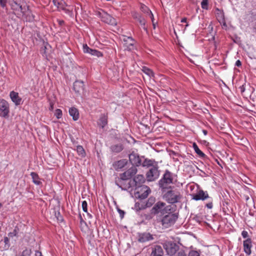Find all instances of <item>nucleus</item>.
Wrapping results in <instances>:
<instances>
[{
	"mask_svg": "<svg viewBox=\"0 0 256 256\" xmlns=\"http://www.w3.org/2000/svg\"><path fill=\"white\" fill-rule=\"evenodd\" d=\"M182 198L180 192L177 189H170L164 195V198L168 203L174 204L180 202Z\"/></svg>",
	"mask_w": 256,
	"mask_h": 256,
	"instance_id": "nucleus-1",
	"label": "nucleus"
},
{
	"mask_svg": "<svg viewBox=\"0 0 256 256\" xmlns=\"http://www.w3.org/2000/svg\"><path fill=\"white\" fill-rule=\"evenodd\" d=\"M176 176L168 170H166L162 178L158 182V184L162 190L168 188L169 184L174 183Z\"/></svg>",
	"mask_w": 256,
	"mask_h": 256,
	"instance_id": "nucleus-2",
	"label": "nucleus"
},
{
	"mask_svg": "<svg viewBox=\"0 0 256 256\" xmlns=\"http://www.w3.org/2000/svg\"><path fill=\"white\" fill-rule=\"evenodd\" d=\"M115 183L122 190H126L134 186V182L132 180L123 178L121 175L116 178Z\"/></svg>",
	"mask_w": 256,
	"mask_h": 256,
	"instance_id": "nucleus-3",
	"label": "nucleus"
},
{
	"mask_svg": "<svg viewBox=\"0 0 256 256\" xmlns=\"http://www.w3.org/2000/svg\"><path fill=\"white\" fill-rule=\"evenodd\" d=\"M178 213L168 212V214L164 216L162 220V225L165 228H168L173 225L178 218Z\"/></svg>",
	"mask_w": 256,
	"mask_h": 256,
	"instance_id": "nucleus-4",
	"label": "nucleus"
},
{
	"mask_svg": "<svg viewBox=\"0 0 256 256\" xmlns=\"http://www.w3.org/2000/svg\"><path fill=\"white\" fill-rule=\"evenodd\" d=\"M170 206H166V204L164 202H156L150 210L152 214L156 215L159 213L164 214V212L170 210Z\"/></svg>",
	"mask_w": 256,
	"mask_h": 256,
	"instance_id": "nucleus-5",
	"label": "nucleus"
},
{
	"mask_svg": "<svg viewBox=\"0 0 256 256\" xmlns=\"http://www.w3.org/2000/svg\"><path fill=\"white\" fill-rule=\"evenodd\" d=\"M163 246L167 254L170 256H174L179 250V246L176 243L172 242H165Z\"/></svg>",
	"mask_w": 256,
	"mask_h": 256,
	"instance_id": "nucleus-6",
	"label": "nucleus"
},
{
	"mask_svg": "<svg viewBox=\"0 0 256 256\" xmlns=\"http://www.w3.org/2000/svg\"><path fill=\"white\" fill-rule=\"evenodd\" d=\"M98 15L101 18L102 22L112 26H116L117 22L116 19L112 18L110 14L104 12H98Z\"/></svg>",
	"mask_w": 256,
	"mask_h": 256,
	"instance_id": "nucleus-7",
	"label": "nucleus"
},
{
	"mask_svg": "<svg viewBox=\"0 0 256 256\" xmlns=\"http://www.w3.org/2000/svg\"><path fill=\"white\" fill-rule=\"evenodd\" d=\"M0 116L6 118L10 112L9 104L8 102L4 99L0 98Z\"/></svg>",
	"mask_w": 256,
	"mask_h": 256,
	"instance_id": "nucleus-8",
	"label": "nucleus"
},
{
	"mask_svg": "<svg viewBox=\"0 0 256 256\" xmlns=\"http://www.w3.org/2000/svg\"><path fill=\"white\" fill-rule=\"evenodd\" d=\"M158 164L156 166L150 168L146 173V178L149 181H153L158 178L159 176Z\"/></svg>",
	"mask_w": 256,
	"mask_h": 256,
	"instance_id": "nucleus-9",
	"label": "nucleus"
},
{
	"mask_svg": "<svg viewBox=\"0 0 256 256\" xmlns=\"http://www.w3.org/2000/svg\"><path fill=\"white\" fill-rule=\"evenodd\" d=\"M122 40L124 46L128 50H132L134 49L135 40L130 36H122Z\"/></svg>",
	"mask_w": 256,
	"mask_h": 256,
	"instance_id": "nucleus-10",
	"label": "nucleus"
},
{
	"mask_svg": "<svg viewBox=\"0 0 256 256\" xmlns=\"http://www.w3.org/2000/svg\"><path fill=\"white\" fill-rule=\"evenodd\" d=\"M129 160L133 166H138L141 165L142 160L138 154L134 152L129 154Z\"/></svg>",
	"mask_w": 256,
	"mask_h": 256,
	"instance_id": "nucleus-11",
	"label": "nucleus"
},
{
	"mask_svg": "<svg viewBox=\"0 0 256 256\" xmlns=\"http://www.w3.org/2000/svg\"><path fill=\"white\" fill-rule=\"evenodd\" d=\"M73 89L78 94H84V82L82 80H76L74 83Z\"/></svg>",
	"mask_w": 256,
	"mask_h": 256,
	"instance_id": "nucleus-12",
	"label": "nucleus"
},
{
	"mask_svg": "<svg viewBox=\"0 0 256 256\" xmlns=\"http://www.w3.org/2000/svg\"><path fill=\"white\" fill-rule=\"evenodd\" d=\"M150 192V190L148 186H142L140 191L136 192L137 196L141 200L144 199L148 197Z\"/></svg>",
	"mask_w": 256,
	"mask_h": 256,
	"instance_id": "nucleus-13",
	"label": "nucleus"
},
{
	"mask_svg": "<svg viewBox=\"0 0 256 256\" xmlns=\"http://www.w3.org/2000/svg\"><path fill=\"white\" fill-rule=\"evenodd\" d=\"M137 172L138 169L136 166H132L127 170L120 174L123 178H127L131 180L130 178L136 174Z\"/></svg>",
	"mask_w": 256,
	"mask_h": 256,
	"instance_id": "nucleus-14",
	"label": "nucleus"
},
{
	"mask_svg": "<svg viewBox=\"0 0 256 256\" xmlns=\"http://www.w3.org/2000/svg\"><path fill=\"white\" fill-rule=\"evenodd\" d=\"M152 240H154L153 236L150 232L138 234V240L140 242H145Z\"/></svg>",
	"mask_w": 256,
	"mask_h": 256,
	"instance_id": "nucleus-15",
	"label": "nucleus"
},
{
	"mask_svg": "<svg viewBox=\"0 0 256 256\" xmlns=\"http://www.w3.org/2000/svg\"><path fill=\"white\" fill-rule=\"evenodd\" d=\"M83 51L84 53L90 54L98 58L102 56V54L100 52L90 48L86 44L83 46Z\"/></svg>",
	"mask_w": 256,
	"mask_h": 256,
	"instance_id": "nucleus-16",
	"label": "nucleus"
},
{
	"mask_svg": "<svg viewBox=\"0 0 256 256\" xmlns=\"http://www.w3.org/2000/svg\"><path fill=\"white\" fill-rule=\"evenodd\" d=\"M132 16L134 20L139 22L144 30H147V28L146 26V20L142 16L141 14L136 12H133L132 13Z\"/></svg>",
	"mask_w": 256,
	"mask_h": 256,
	"instance_id": "nucleus-17",
	"label": "nucleus"
},
{
	"mask_svg": "<svg viewBox=\"0 0 256 256\" xmlns=\"http://www.w3.org/2000/svg\"><path fill=\"white\" fill-rule=\"evenodd\" d=\"M150 256H163L164 250L161 246L158 245L154 246L151 248Z\"/></svg>",
	"mask_w": 256,
	"mask_h": 256,
	"instance_id": "nucleus-18",
	"label": "nucleus"
},
{
	"mask_svg": "<svg viewBox=\"0 0 256 256\" xmlns=\"http://www.w3.org/2000/svg\"><path fill=\"white\" fill-rule=\"evenodd\" d=\"M132 180L134 182V186H135L136 188H141L142 186V184L145 182V178L143 175L138 174Z\"/></svg>",
	"mask_w": 256,
	"mask_h": 256,
	"instance_id": "nucleus-19",
	"label": "nucleus"
},
{
	"mask_svg": "<svg viewBox=\"0 0 256 256\" xmlns=\"http://www.w3.org/2000/svg\"><path fill=\"white\" fill-rule=\"evenodd\" d=\"M208 198V194L206 192L200 190L196 194L192 195V199L196 200H205Z\"/></svg>",
	"mask_w": 256,
	"mask_h": 256,
	"instance_id": "nucleus-20",
	"label": "nucleus"
},
{
	"mask_svg": "<svg viewBox=\"0 0 256 256\" xmlns=\"http://www.w3.org/2000/svg\"><path fill=\"white\" fill-rule=\"evenodd\" d=\"M10 96L13 102L16 106H19L22 104V99L19 96L18 93L12 91L10 94Z\"/></svg>",
	"mask_w": 256,
	"mask_h": 256,
	"instance_id": "nucleus-21",
	"label": "nucleus"
},
{
	"mask_svg": "<svg viewBox=\"0 0 256 256\" xmlns=\"http://www.w3.org/2000/svg\"><path fill=\"white\" fill-rule=\"evenodd\" d=\"M215 16L220 22V24L222 26H224V12L222 9L216 8L215 10Z\"/></svg>",
	"mask_w": 256,
	"mask_h": 256,
	"instance_id": "nucleus-22",
	"label": "nucleus"
},
{
	"mask_svg": "<svg viewBox=\"0 0 256 256\" xmlns=\"http://www.w3.org/2000/svg\"><path fill=\"white\" fill-rule=\"evenodd\" d=\"M52 2L54 5L60 10H63L66 12H68V10L66 9V4L63 0H53Z\"/></svg>",
	"mask_w": 256,
	"mask_h": 256,
	"instance_id": "nucleus-23",
	"label": "nucleus"
},
{
	"mask_svg": "<svg viewBox=\"0 0 256 256\" xmlns=\"http://www.w3.org/2000/svg\"><path fill=\"white\" fill-rule=\"evenodd\" d=\"M243 245L244 252L247 254L250 255L251 254V248L252 246L251 239L248 238L244 240Z\"/></svg>",
	"mask_w": 256,
	"mask_h": 256,
	"instance_id": "nucleus-24",
	"label": "nucleus"
},
{
	"mask_svg": "<svg viewBox=\"0 0 256 256\" xmlns=\"http://www.w3.org/2000/svg\"><path fill=\"white\" fill-rule=\"evenodd\" d=\"M128 164V160L126 159H122L115 162L113 166L114 168L116 170L122 169L126 166Z\"/></svg>",
	"mask_w": 256,
	"mask_h": 256,
	"instance_id": "nucleus-25",
	"label": "nucleus"
},
{
	"mask_svg": "<svg viewBox=\"0 0 256 256\" xmlns=\"http://www.w3.org/2000/svg\"><path fill=\"white\" fill-rule=\"evenodd\" d=\"M141 164L144 167L152 168L158 164L157 162L154 160L145 158L144 161L142 162Z\"/></svg>",
	"mask_w": 256,
	"mask_h": 256,
	"instance_id": "nucleus-26",
	"label": "nucleus"
},
{
	"mask_svg": "<svg viewBox=\"0 0 256 256\" xmlns=\"http://www.w3.org/2000/svg\"><path fill=\"white\" fill-rule=\"evenodd\" d=\"M110 150L112 152L118 153L122 152L124 149L123 145L121 144H118L112 145L110 148Z\"/></svg>",
	"mask_w": 256,
	"mask_h": 256,
	"instance_id": "nucleus-27",
	"label": "nucleus"
},
{
	"mask_svg": "<svg viewBox=\"0 0 256 256\" xmlns=\"http://www.w3.org/2000/svg\"><path fill=\"white\" fill-rule=\"evenodd\" d=\"M69 114L72 117L74 120H76L79 118V113L78 110L75 108H71L69 110Z\"/></svg>",
	"mask_w": 256,
	"mask_h": 256,
	"instance_id": "nucleus-28",
	"label": "nucleus"
},
{
	"mask_svg": "<svg viewBox=\"0 0 256 256\" xmlns=\"http://www.w3.org/2000/svg\"><path fill=\"white\" fill-rule=\"evenodd\" d=\"M30 176L32 179V182L36 185L39 186L42 184V182L40 180V178L38 174L34 172H32Z\"/></svg>",
	"mask_w": 256,
	"mask_h": 256,
	"instance_id": "nucleus-29",
	"label": "nucleus"
},
{
	"mask_svg": "<svg viewBox=\"0 0 256 256\" xmlns=\"http://www.w3.org/2000/svg\"><path fill=\"white\" fill-rule=\"evenodd\" d=\"M13 4H12V8L14 10H18L20 9L22 10V0H12Z\"/></svg>",
	"mask_w": 256,
	"mask_h": 256,
	"instance_id": "nucleus-30",
	"label": "nucleus"
},
{
	"mask_svg": "<svg viewBox=\"0 0 256 256\" xmlns=\"http://www.w3.org/2000/svg\"><path fill=\"white\" fill-rule=\"evenodd\" d=\"M76 150L78 152V154L82 158H84L86 156V152L82 146H76Z\"/></svg>",
	"mask_w": 256,
	"mask_h": 256,
	"instance_id": "nucleus-31",
	"label": "nucleus"
},
{
	"mask_svg": "<svg viewBox=\"0 0 256 256\" xmlns=\"http://www.w3.org/2000/svg\"><path fill=\"white\" fill-rule=\"evenodd\" d=\"M107 123L108 120L106 118L103 116L100 118L98 124L100 126L103 128L107 124Z\"/></svg>",
	"mask_w": 256,
	"mask_h": 256,
	"instance_id": "nucleus-32",
	"label": "nucleus"
},
{
	"mask_svg": "<svg viewBox=\"0 0 256 256\" xmlns=\"http://www.w3.org/2000/svg\"><path fill=\"white\" fill-rule=\"evenodd\" d=\"M142 71L147 74L148 76L152 77L154 76V72L152 71L146 66H143L142 69Z\"/></svg>",
	"mask_w": 256,
	"mask_h": 256,
	"instance_id": "nucleus-33",
	"label": "nucleus"
},
{
	"mask_svg": "<svg viewBox=\"0 0 256 256\" xmlns=\"http://www.w3.org/2000/svg\"><path fill=\"white\" fill-rule=\"evenodd\" d=\"M193 148L196 152L200 156L204 157L205 154L199 149L198 146L196 143L193 144Z\"/></svg>",
	"mask_w": 256,
	"mask_h": 256,
	"instance_id": "nucleus-34",
	"label": "nucleus"
},
{
	"mask_svg": "<svg viewBox=\"0 0 256 256\" xmlns=\"http://www.w3.org/2000/svg\"><path fill=\"white\" fill-rule=\"evenodd\" d=\"M201 6L202 8L204 10L208 9V0H202L201 2Z\"/></svg>",
	"mask_w": 256,
	"mask_h": 256,
	"instance_id": "nucleus-35",
	"label": "nucleus"
},
{
	"mask_svg": "<svg viewBox=\"0 0 256 256\" xmlns=\"http://www.w3.org/2000/svg\"><path fill=\"white\" fill-rule=\"evenodd\" d=\"M34 20V16L31 12H29L26 15V20L32 22Z\"/></svg>",
	"mask_w": 256,
	"mask_h": 256,
	"instance_id": "nucleus-36",
	"label": "nucleus"
},
{
	"mask_svg": "<svg viewBox=\"0 0 256 256\" xmlns=\"http://www.w3.org/2000/svg\"><path fill=\"white\" fill-rule=\"evenodd\" d=\"M154 201H155V199L154 198L150 197L146 203V206L147 207H150V206H152V204L154 203Z\"/></svg>",
	"mask_w": 256,
	"mask_h": 256,
	"instance_id": "nucleus-37",
	"label": "nucleus"
},
{
	"mask_svg": "<svg viewBox=\"0 0 256 256\" xmlns=\"http://www.w3.org/2000/svg\"><path fill=\"white\" fill-rule=\"evenodd\" d=\"M140 10L142 11L144 13H148L149 14L150 12H151L150 10L145 5L142 4L140 6Z\"/></svg>",
	"mask_w": 256,
	"mask_h": 256,
	"instance_id": "nucleus-38",
	"label": "nucleus"
},
{
	"mask_svg": "<svg viewBox=\"0 0 256 256\" xmlns=\"http://www.w3.org/2000/svg\"><path fill=\"white\" fill-rule=\"evenodd\" d=\"M54 116L59 119L62 116V111L60 109H56L54 112Z\"/></svg>",
	"mask_w": 256,
	"mask_h": 256,
	"instance_id": "nucleus-39",
	"label": "nucleus"
},
{
	"mask_svg": "<svg viewBox=\"0 0 256 256\" xmlns=\"http://www.w3.org/2000/svg\"><path fill=\"white\" fill-rule=\"evenodd\" d=\"M18 233V228H15L14 230L12 232H10L8 233V236L12 238L14 236H16Z\"/></svg>",
	"mask_w": 256,
	"mask_h": 256,
	"instance_id": "nucleus-40",
	"label": "nucleus"
},
{
	"mask_svg": "<svg viewBox=\"0 0 256 256\" xmlns=\"http://www.w3.org/2000/svg\"><path fill=\"white\" fill-rule=\"evenodd\" d=\"M31 250L30 249H26L23 250L20 256H30L31 254Z\"/></svg>",
	"mask_w": 256,
	"mask_h": 256,
	"instance_id": "nucleus-41",
	"label": "nucleus"
},
{
	"mask_svg": "<svg viewBox=\"0 0 256 256\" xmlns=\"http://www.w3.org/2000/svg\"><path fill=\"white\" fill-rule=\"evenodd\" d=\"M87 206H88V204H87L86 202V200L83 201L82 202V210L84 212H88Z\"/></svg>",
	"mask_w": 256,
	"mask_h": 256,
	"instance_id": "nucleus-42",
	"label": "nucleus"
},
{
	"mask_svg": "<svg viewBox=\"0 0 256 256\" xmlns=\"http://www.w3.org/2000/svg\"><path fill=\"white\" fill-rule=\"evenodd\" d=\"M174 256H186V255L184 250H180Z\"/></svg>",
	"mask_w": 256,
	"mask_h": 256,
	"instance_id": "nucleus-43",
	"label": "nucleus"
},
{
	"mask_svg": "<svg viewBox=\"0 0 256 256\" xmlns=\"http://www.w3.org/2000/svg\"><path fill=\"white\" fill-rule=\"evenodd\" d=\"M7 0H0V6L4 8L6 6Z\"/></svg>",
	"mask_w": 256,
	"mask_h": 256,
	"instance_id": "nucleus-44",
	"label": "nucleus"
},
{
	"mask_svg": "<svg viewBox=\"0 0 256 256\" xmlns=\"http://www.w3.org/2000/svg\"><path fill=\"white\" fill-rule=\"evenodd\" d=\"M188 256H200V254L196 251H191L189 252Z\"/></svg>",
	"mask_w": 256,
	"mask_h": 256,
	"instance_id": "nucleus-45",
	"label": "nucleus"
},
{
	"mask_svg": "<svg viewBox=\"0 0 256 256\" xmlns=\"http://www.w3.org/2000/svg\"><path fill=\"white\" fill-rule=\"evenodd\" d=\"M118 211L120 214V218H123L125 214L124 212L119 208H118Z\"/></svg>",
	"mask_w": 256,
	"mask_h": 256,
	"instance_id": "nucleus-46",
	"label": "nucleus"
},
{
	"mask_svg": "<svg viewBox=\"0 0 256 256\" xmlns=\"http://www.w3.org/2000/svg\"><path fill=\"white\" fill-rule=\"evenodd\" d=\"M242 236L244 238H247L248 236V232L246 230H243L242 232Z\"/></svg>",
	"mask_w": 256,
	"mask_h": 256,
	"instance_id": "nucleus-47",
	"label": "nucleus"
},
{
	"mask_svg": "<svg viewBox=\"0 0 256 256\" xmlns=\"http://www.w3.org/2000/svg\"><path fill=\"white\" fill-rule=\"evenodd\" d=\"M148 14H149V15L150 16V18L152 20V22H154V15H153L152 12H150Z\"/></svg>",
	"mask_w": 256,
	"mask_h": 256,
	"instance_id": "nucleus-48",
	"label": "nucleus"
},
{
	"mask_svg": "<svg viewBox=\"0 0 256 256\" xmlns=\"http://www.w3.org/2000/svg\"><path fill=\"white\" fill-rule=\"evenodd\" d=\"M241 64H242V63L240 60H236V66H241Z\"/></svg>",
	"mask_w": 256,
	"mask_h": 256,
	"instance_id": "nucleus-49",
	"label": "nucleus"
},
{
	"mask_svg": "<svg viewBox=\"0 0 256 256\" xmlns=\"http://www.w3.org/2000/svg\"><path fill=\"white\" fill-rule=\"evenodd\" d=\"M206 206L208 208H212V202H210L207 204Z\"/></svg>",
	"mask_w": 256,
	"mask_h": 256,
	"instance_id": "nucleus-50",
	"label": "nucleus"
},
{
	"mask_svg": "<svg viewBox=\"0 0 256 256\" xmlns=\"http://www.w3.org/2000/svg\"><path fill=\"white\" fill-rule=\"evenodd\" d=\"M58 22L60 26H62L64 24V21L63 20H58Z\"/></svg>",
	"mask_w": 256,
	"mask_h": 256,
	"instance_id": "nucleus-51",
	"label": "nucleus"
},
{
	"mask_svg": "<svg viewBox=\"0 0 256 256\" xmlns=\"http://www.w3.org/2000/svg\"><path fill=\"white\" fill-rule=\"evenodd\" d=\"M79 218H80V222L81 224H82V222H84V220H83L82 218V216H81L80 214H79Z\"/></svg>",
	"mask_w": 256,
	"mask_h": 256,
	"instance_id": "nucleus-52",
	"label": "nucleus"
},
{
	"mask_svg": "<svg viewBox=\"0 0 256 256\" xmlns=\"http://www.w3.org/2000/svg\"><path fill=\"white\" fill-rule=\"evenodd\" d=\"M186 21H187V19L186 18H184L181 20V22L182 23L186 22Z\"/></svg>",
	"mask_w": 256,
	"mask_h": 256,
	"instance_id": "nucleus-53",
	"label": "nucleus"
},
{
	"mask_svg": "<svg viewBox=\"0 0 256 256\" xmlns=\"http://www.w3.org/2000/svg\"><path fill=\"white\" fill-rule=\"evenodd\" d=\"M54 109V104L52 102L50 103V110H52Z\"/></svg>",
	"mask_w": 256,
	"mask_h": 256,
	"instance_id": "nucleus-54",
	"label": "nucleus"
},
{
	"mask_svg": "<svg viewBox=\"0 0 256 256\" xmlns=\"http://www.w3.org/2000/svg\"><path fill=\"white\" fill-rule=\"evenodd\" d=\"M8 241H9V240H8V238L5 237L4 238V242L6 244H7L8 242Z\"/></svg>",
	"mask_w": 256,
	"mask_h": 256,
	"instance_id": "nucleus-55",
	"label": "nucleus"
},
{
	"mask_svg": "<svg viewBox=\"0 0 256 256\" xmlns=\"http://www.w3.org/2000/svg\"><path fill=\"white\" fill-rule=\"evenodd\" d=\"M202 132L204 135L207 134V131L206 130H203Z\"/></svg>",
	"mask_w": 256,
	"mask_h": 256,
	"instance_id": "nucleus-56",
	"label": "nucleus"
},
{
	"mask_svg": "<svg viewBox=\"0 0 256 256\" xmlns=\"http://www.w3.org/2000/svg\"><path fill=\"white\" fill-rule=\"evenodd\" d=\"M152 25H153V27H154V28H156V24H154V22H152Z\"/></svg>",
	"mask_w": 256,
	"mask_h": 256,
	"instance_id": "nucleus-57",
	"label": "nucleus"
},
{
	"mask_svg": "<svg viewBox=\"0 0 256 256\" xmlns=\"http://www.w3.org/2000/svg\"><path fill=\"white\" fill-rule=\"evenodd\" d=\"M88 216L90 217V218H92V216L91 214H90L88 213Z\"/></svg>",
	"mask_w": 256,
	"mask_h": 256,
	"instance_id": "nucleus-58",
	"label": "nucleus"
},
{
	"mask_svg": "<svg viewBox=\"0 0 256 256\" xmlns=\"http://www.w3.org/2000/svg\"><path fill=\"white\" fill-rule=\"evenodd\" d=\"M248 199H249L248 196H246V200H248Z\"/></svg>",
	"mask_w": 256,
	"mask_h": 256,
	"instance_id": "nucleus-59",
	"label": "nucleus"
},
{
	"mask_svg": "<svg viewBox=\"0 0 256 256\" xmlns=\"http://www.w3.org/2000/svg\"><path fill=\"white\" fill-rule=\"evenodd\" d=\"M218 164L222 167V166L221 164H220V162H218Z\"/></svg>",
	"mask_w": 256,
	"mask_h": 256,
	"instance_id": "nucleus-60",
	"label": "nucleus"
},
{
	"mask_svg": "<svg viewBox=\"0 0 256 256\" xmlns=\"http://www.w3.org/2000/svg\"><path fill=\"white\" fill-rule=\"evenodd\" d=\"M188 24H186V28H186V27H188Z\"/></svg>",
	"mask_w": 256,
	"mask_h": 256,
	"instance_id": "nucleus-61",
	"label": "nucleus"
},
{
	"mask_svg": "<svg viewBox=\"0 0 256 256\" xmlns=\"http://www.w3.org/2000/svg\"><path fill=\"white\" fill-rule=\"evenodd\" d=\"M229 159H230V160H232V158L231 157L229 158Z\"/></svg>",
	"mask_w": 256,
	"mask_h": 256,
	"instance_id": "nucleus-62",
	"label": "nucleus"
},
{
	"mask_svg": "<svg viewBox=\"0 0 256 256\" xmlns=\"http://www.w3.org/2000/svg\"><path fill=\"white\" fill-rule=\"evenodd\" d=\"M2 206V204L1 203H0V208H1Z\"/></svg>",
	"mask_w": 256,
	"mask_h": 256,
	"instance_id": "nucleus-63",
	"label": "nucleus"
},
{
	"mask_svg": "<svg viewBox=\"0 0 256 256\" xmlns=\"http://www.w3.org/2000/svg\"><path fill=\"white\" fill-rule=\"evenodd\" d=\"M224 134H225V135L226 134V136H228V134H226V133H224Z\"/></svg>",
	"mask_w": 256,
	"mask_h": 256,
	"instance_id": "nucleus-64",
	"label": "nucleus"
}]
</instances>
